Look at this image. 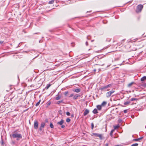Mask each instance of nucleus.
<instances>
[{"label":"nucleus","mask_w":146,"mask_h":146,"mask_svg":"<svg viewBox=\"0 0 146 146\" xmlns=\"http://www.w3.org/2000/svg\"><path fill=\"white\" fill-rule=\"evenodd\" d=\"M138 144L137 143H135L132 144L131 146H137Z\"/></svg>","instance_id":"nucleus-28"},{"label":"nucleus","mask_w":146,"mask_h":146,"mask_svg":"<svg viewBox=\"0 0 146 146\" xmlns=\"http://www.w3.org/2000/svg\"><path fill=\"white\" fill-rule=\"evenodd\" d=\"M97 108L99 110H101L102 109V106L101 105H97L96 106Z\"/></svg>","instance_id":"nucleus-14"},{"label":"nucleus","mask_w":146,"mask_h":146,"mask_svg":"<svg viewBox=\"0 0 146 146\" xmlns=\"http://www.w3.org/2000/svg\"><path fill=\"white\" fill-rule=\"evenodd\" d=\"M100 65H104V64H100Z\"/></svg>","instance_id":"nucleus-54"},{"label":"nucleus","mask_w":146,"mask_h":146,"mask_svg":"<svg viewBox=\"0 0 146 146\" xmlns=\"http://www.w3.org/2000/svg\"><path fill=\"white\" fill-rule=\"evenodd\" d=\"M59 114L60 115H62V111L61 110H60L59 111Z\"/></svg>","instance_id":"nucleus-35"},{"label":"nucleus","mask_w":146,"mask_h":146,"mask_svg":"<svg viewBox=\"0 0 146 146\" xmlns=\"http://www.w3.org/2000/svg\"><path fill=\"white\" fill-rule=\"evenodd\" d=\"M50 86H51L50 84H48L46 86V89H48Z\"/></svg>","instance_id":"nucleus-23"},{"label":"nucleus","mask_w":146,"mask_h":146,"mask_svg":"<svg viewBox=\"0 0 146 146\" xmlns=\"http://www.w3.org/2000/svg\"><path fill=\"white\" fill-rule=\"evenodd\" d=\"M123 112L125 113H126L127 112V110H124Z\"/></svg>","instance_id":"nucleus-37"},{"label":"nucleus","mask_w":146,"mask_h":146,"mask_svg":"<svg viewBox=\"0 0 146 146\" xmlns=\"http://www.w3.org/2000/svg\"><path fill=\"white\" fill-rule=\"evenodd\" d=\"M91 36L90 35L88 36L87 37V38L88 39L90 40V39L91 38Z\"/></svg>","instance_id":"nucleus-32"},{"label":"nucleus","mask_w":146,"mask_h":146,"mask_svg":"<svg viewBox=\"0 0 146 146\" xmlns=\"http://www.w3.org/2000/svg\"><path fill=\"white\" fill-rule=\"evenodd\" d=\"M91 11H87L86 13H88V12H91Z\"/></svg>","instance_id":"nucleus-50"},{"label":"nucleus","mask_w":146,"mask_h":146,"mask_svg":"<svg viewBox=\"0 0 146 146\" xmlns=\"http://www.w3.org/2000/svg\"><path fill=\"white\" fill-rule=\"evenodd\" d=\"M40 101H41V100H40L38 102H37L36 103V105H35L36 106H37L39 105V104H40Z\"/></svg>","instance_id":"nucleus-22"},{"label":"nucleus","mask_w":146,"mask_h":146,"mask_svg":"<svg viewBox=\"0 0 146 146\" xmlns=\"http://www.w3.org/2000/svg\"><path fill=\"white\" fill-rule=\"evenodd\" d=\"M108 146V143H107L105 145V146Z\"/></svg>","instance_id":"nucleus-46"},{"label":"nucleus","mask_w":146,"mask_h":146,"mask_svg":"<svg viewBox=\"0 0 146 146\" xmlns=\"http://www.w3.org/2000/svg\"><path fill=\"white\" fill-rule=\"evenodd\" d=\"M145 80H146V76H144L141 78V81H143Z\"/></svg>","instance_id":"nucleus-18"},{"label":"nucleus","mask_w":146,"mask_h":146,"mask_svg":"<svg viewBox=\"0 0 146 146\" xmlns=\"http://www.w3.org/2000/svg\"><path fill=\"white\" fill-rule=\"evenodd\" d=\"M122 121V120L120 119H118V122L119 123H121Z\"/></svg>","instance_id":"nucleus-40"},{"label":"nucleus","mask_w":146,"mask_h":146,"mask_svg":"<svg viewBox=\"0 0 146 146\" xmlns=\"http://www.w3.org/2000/svg\"><path fill=\"white\" fill-rule=\"evenodd\" d=\"M114 92V91L113 90H111L108 92L106 94V97L108 98H109Z\"/></svg>","instance_id":"nucleus-5"},{"label":"nucleus","mask_w":146,"mask_h":146,"mask_svg":"<svg viewBox=\"0 0 146 146\" xmlns=\"http://www.w3.org/2000/svg\"><path fill=\"white\" fill-rule=\"evenodd\" d=\"M94 71H96V69H94Z\"/></svg>","instance_id":"nucleus-52"},{"label":"nucleus","mask_w":146,"mask_h":146,"mask_svg":"<svg viewBox=\"0 0 146 146\" xmlns=\"http://www.w3.org/2000/svg\"><path fill=\"white\" fill-rule=\"evenodd\" d=\"M11 136L13 138H17L16 140L17 141L19 140V139H21L22 138V135L19 134L17 131L13 132V133L12 134Z\"/></svg>","instance_id":"nucleus-1"},{"label":"nucleus","mask_w":146,"mask_h":146,"mask_svg":"<svg viewBox=\"0 0 146 146\" xmlns=\"http://www.w3.org/2000/svg\"><path fill=\"white\" fill-rule=\"evenodd\" d=\"M74 43L73 42H72L71 43V46L72 47H74Z\"/></svg>","instance_id":"nucleus-36"},{"label":"nucleus","mask_w":146,"mask_h":146,"mask_svg":"<svg viewBox=\"0 0 146 146\" xmlns=\"http://www.w3.org/2000/svg\"><path fill=\"white\" fill-rule=\"evenodd\" d=\"M119 126L118 125L115 126H114V129H116L118 128L119 127Z\"/></svg>","instance_id":"nucleus-24"},{"label":"nucleus","mask_w":146,"mask_h":146,"mask_svg":"<svg viewBox=\"0 0 146 146\" xmlns=\"http://www.w3.org/2000/svg\"><path fill=\"white\" fill-rule=\"evenodd\" d=\"M94 127V124L93 123H91V129L92 130L93 129V128Z\"/></svg>","instance_id":"nucleus-30"},{"label":"nucleus","mask_w":146,"mask_h":146,"mask_svg":"<svg viewBox=\"0 0 146 146\" xmlns=\"http://www.w3.org/2000/svg\"><path fill=\"white\" fill-rule=\"evenodd\" d=\"M1 143L2 144V145H3L4 144V142H3V140L2 139H1Z\"/></svg>","instance_id":"nucleus-34"},{"label":"nucleus","mask_w":146,"mask_h":146,"mask_svg":"<svg viewBox=\"0 0 146 146\" xmlns=\"http://www.w3.org/2000/svg\"><path fill=\"white\" fill-rule=\"evenodd\" d=\"M143 86L145 87H146V83H144L143 84Z\"/></svg>","instance_id":"nucleus-41"},{"label":"nucleus","mask_w":146,"mask_h":146,"mask_svg":"<svg viewBox=\"0 0 146 146\" xmlns=\"http://www.w3.org/2000/svg\"><path fill=\"white\" fill-rule=\"evenodd\" d=\"M54 0H52L51 1H50L48 2V3L50 4H52L54 3Z\"/></svg>","instance_id":"nucleus-25"},{"label":"nucleus","mask_w":146,"mask_h":146,"mask_svg":"<svg viewBox=\"0 0 146 146\" xmlns=\"http://www.w3.org/2000/svg\"><path fill=\"white\" fill-rule=\"evenodd\" d=\"M3 42V41H0V44H1Z\"/></svg>","instance_id":"nucleus-43"},{"label":"nucleus","mask_w":146,"mask_h":146,"mask_svg":"<svg viewBox=\"0 0 146 146\" xmlns=\"http://www.w3.org/2000/svg\"><path fill=\"white\" fill-rule=\"evenodd\" d=\"M134 82H131L130 83H129V84H128V85H127V87L129 88H130V87L133 84H134Z\"/></svg>","instance_id":"nucleus-15"},{"label":"nucleus","mask_w":146,"mask_h":146,"mask_svg":"<svg viewBox=\"0 0 146 146\" xmlns=\"http://www.w3.org/2000/svg\"><path fill=\"white\" fill-rule=\"evenodd\" d=\"M38 122L35 121L34 122V127L35 129H37L38 128Z\"/></svg>","instance_id":"nucleus-6"},{"label":"nucleus","mask_w":146,"mask_h":146,"mask_svg":"<svg viewBox=\"0 0 146 146\" xmlns=\"http://www.w3.org/2000/svg\"><path fill=\"white\" fill-rule=\"evenodd\" d=\"M107 90L108 91V90Z\"/></svg>","instance_id":"nucleus-57"},{"label":"nucleus","mask_w":146,"mask_h":146,"mask_svg":"<svg viewBox=\"0 0 146 146\" xmlns=\"http://www.w3.org/2000/svg\"><path fill=\"white\" fill-rule=\"evenodd\" d=\"M74 95L73 94H72L70 95L69 96V97H71L73 96Z\"/></svg>","instance_id":"nucleus-39"},{"label":"nucleus","mask_w":146,"mask_h":146,"mask_svg":"<svg viewBox=\"0 0 146 146\" xmlns=\"http://www.w3.org/2000/svg\"><path fill=\"white\" fill-rule=\"evenodd\" d=\"M64 103V102H63V100H60V101H58L57 103H56V104H60V103Z\"/></svg>","instance_id":"nucleus-17"},{"label":"nucleus","mask_w":146,"mask_h":146,"mask_svg":"<svg viewBox=\"0 0 146 146\" xmlns=\"http://www.w3.org/2000/svg\"><path fill=\"white\" fill-rule=\"evenodd\" d=\"M42 41H41V40H40L39 41V42H41Z\"/></svg>","instance_id":"nucleus-49"},{"label":"nucleus","mask_w":146,"mask_h":146,"mask_svg":"<svg viewBox=\"0 0 146 146\" xmlns=\"http://www.w3.org/2000/svg\"><path fill=\"white\" fill-rule=\"evenodd\" d=\"M66 114L68 116H69L70 115V113L68 112H67L66 113Z\"/></svg>","instance_id":"nucleus-33"},{"label":"nucleus","mask_w":146,"mask_h":146,"mask_svg":"<svg viewBox=\"0 0 146 146\" xmlns=\"http://www.w3.org/2000/svg\"><path fill=\"white\" fill-rule=\"evenodd\" d=\"M115 146H123L121 145H116Z\"/></svg>","instance_id":"nucleus-47"},{"label":"nucleus","mask_w":146,"mask_h":146,"mask_svg":"<svg viewBox=\"0 0 146 146\" xmlns=\"http://www.w3.org/2000/svg\"><path fill=\"white\" fill-rule=\"evenodd\" d=\"M70 121V119L69 118H67L66 119V121L67 122H69Z\"/></svg>","instance_id":"nucleus-29"},{"label":"nucleus","mask_w":146,"mask_h":146,"mask_svg":"<svg viewBox=\"0 0 146 146\" xmlns=\"http://www.w3.org/2000/svg\"><path fill=\"white\" fill-rule=\"evenodd\" d=\"M117 109V108H116L115 109V110H116Z\"/></svg>","instance_id":"nucleus-55"},{"label":"nucleus","mask_w":146,"mask_h":146,"mask_svg":"<svg viewBox=\"0 0 146 146\" xmlns=\"http://www.w3.org/2000/svg\"><path fill=\"white\" fill-rule=\"evenodd\" d=\"M94 40H92L91 41H92V42L94 41Z\"/></svg>","instance_id":"nucleus-53"},{"label":"nucleus","mask_w":146,"mask_h":146,"mask_svg":"<svg viewBox=\"0 0 146 146\" xmlns=\"http://www.w3.org/2000/svg\"><path fill=\"white\" fill-rule=\"evenodd\" d=\"M61 127L62 128H64L65 127V126L64 125H61Z\"/></svg>","instance_id":"nucleus-38"},{"label":"nucleus","mask_w":146,"mask_h":146,"mask_svg":"<svg viewBox=\"0 0 146 146\" xmlns=\"http://www.w3.org/2000/svg\"><path fill=\"white\" fill-rule=\"evenodd\" d=\"M130 103V102H126L124 103V105H127L129 104Z\"/></svg>","instance_id":"nucleus-26"},{"label":"nucleus","mask_w":146,"mask_h":146,"mask_svg":"<svg viewBox=\"0 0 146 146\" xmlns=\"http://www.w3.org/2000/svg\"><path fill=\"white\" fill-rule=\"evenodd\" d=\"M80 95L79 94H77L74 96L73 99L74 100H76L78 97H80Z\"/></svg>","instance_id":"nucleus-9"},{"label":"nucleus","mask_w":146,"mask_h":146,"mask_svg":"<svg viewBox=\"0 0 146 146\" xmlns=\"http://www.w3.org/2000/svg\"><path fill=\"white\" fill-rule=\"evenodd\" d=\"M50 104V103L49 102V103H48V104H47V105H48V106H49Z\"/></svg>","instance_id":"nucleus-44"},{"label":"nucleus","mask_w":146,"mask_h":146,"mask_svg":"<svg viewBox=\"0 0 146 146\" xmlns=\"http://www.w3.org/2000/svg\"><path fill=\"white\" fill-rule=\"evenodd\" d=\"M39 33H35V34H38Z\"/></svg>","instance_id":"nucleus-51"},{"label":"nucleus","mask_w":146,"mask_h":146,"mask_svg":"<svg viewBox=\"0 0 146 146\" xmlns=\"http://www.w3.org/2000/svg\"><path fill=\"white\" fill-rule=\"evenodd\" d=\"M86 46H88V43L87 41H86Z\"/></svg>","instance_id":"nucleus-42"},{"label":"nucleus","mask_w":146,"mask_h":146,"mask_svg":"<svg viewBox=\"0 0 146 146\" xmlns=\"http://www.w3.org/2000/svg\"><path fill=\"white\" fill-rule=\"evenodd\" d=\"M108 66H107V67H108Z\"/></svg>","instance_id":"nucleus-56"},{"label":"nucleus","mask_w":146,"mask_h":146,"mask_svg":"<svg viewBox=\"0 0 146 146\" xmlns=\"http://www.w3.org/2000/svg\"><path fill=\"white\" fill-rule=\"evenodd\" d=\"M89 113V110L87 109H86L85 110L84 112L83 113V115L84 116H85L86 115L88 114Z\"/></svg>","instance_id":"nucleus-8"},{"label":"nucleus","mask_w":146,"mask_h":146,"mask_svg":"<svg viewBox=\"0 0 146 146\" xmlns=\"http://www.w3.org/2000/svg\"><path fill=\"white\" fill-rule=\"evenodd\" d=\"M92 134L93 135L96 137H99L100 139L101 140L102 139V134H100L98 133H93Z\"/></svg>","instance_id":"nucleus-4"},{"label":"nucleus","mask_w":146,"mask_h":146,"mask_svg":"<svg viewBox=\"0 0 146 146\" xmlns=\"http://www.w3.org/2000/svg\"><path fill=\"white\" fill-rule=\"evenodd\" d=\"M50 127L52 128H54V125L52 123H50Z\"/></svg>","instance_id":"nucleus-21"},{"label":"nucleus","mask_w":146,"mask_h":146,"mask_svg":"<svg viewBox=\"0 0 146 146\" xmlns=\"http://www.w3.org/2000/svg\"><path fill=\"white\" fill-rule=\"evenodd\" d=\"M64 123V120L63 119H62L60 121L57 122V124L58 125H61Z\"/></svg>","instance_id":"nucleus-11"},{"label":"nucleus","mask_w":146,"mask_h":146,"mask_svg":"<svg viewBox=\"0 0 146 146\" xmlns=\"http://www.w3.org/2000/svg\"><path fill=\"white\" fill-rule=\"evenodd\" d=\"M112 84H109L105 86L101 87L100 89L102 91L104 90H106V89L111 86Z\"/></svg>","instance_id":"nucleus-3"},{"label":"nucleus","mask_w":146,"mask_h":146,"mask_svg":"<svg viewBox=\"0 0 146 146\" xmlns=\"http://www.w3.org/2000/svg\"><path fill=\"white\" fill-rule=\"evenodd\" d=\"M60 96H58L56 97V98H55V99H56V100H58L60 99Z\"/></svg>","instance_id":"nucleus-19"},{"label":"nucleus","mask_w":146,"mask_h":146,"mask_svg":"<svg viewBox=\"0 0 146 146\" xmlns=\"http://www.w3.org/2000/svg\"><path fill=\"white\" fill-rule=\"evenodd\" d=\"M114 129H112L111 130L110 133V135L111 136H112V133H113V132L114 131Z\"/></svg>","instance_id":"nucleus-20"},{"label":"nucleus","mask_w":146,"mask_h":146,"mask_svg":"<svg viewBox=\"0 0 146 146\" xmlns=\"http://www.w3.org/2000/svg\"><path fill=\"white\" fill-rule=\"evenodd\" d=\"M73 91L77 93H79L80 92L81 90L80 88H76L73 90Z\"/></svg>","instance_id":"nucleus-10"},{"label":"nucleus","mask_w":146,"mask_h":146,"mask_svg":"<svg viewBox=\"0 0 146 146\" xmlns=\"http://www.w3.org/2000/svg\"><path fill=\"white\" fill-rule=\"evenodd\" d=\"M71 116L72 117H74V115L73 114H72L71 115Z\"/></svg>","instance_id":"nucleus-45"},{"label":"nucleus","mask_w":146,"mask_h":146,"mask_svg":"<svg viewBox=\"0 0 146 146\" xmlns=\"http://www.w3.org/2000/svg\"><path fill=\"white\" fill-rule=\"evenodd\" d=\"M45 121H46V122H48V120H47V119H46V120H45Z\"/></svg>","instance_id":"nucleus-48"},{"label":"nucleus","mask_w":146,"mask_h":146,"mask_svg":"<svg viewBox=\"0 0 146 146\" xmlns=\"http://www.w3.org/2000/svg\"><path fill=\"white\" fill-rule=\"evenodd\" d=\"M143 6L141 4L138 5L137 7L136 12L137 13L140 12L143 8Z\"/></svg>","instance_id":"nucleus-2"},{"label":"nucleus","mask_w":146,"mask_h":146,"mask_svg":"<svg viewBox=\"0 0 146 146\" xmlns=\"http://www.w3.org/2000/svg\"><path fill=\"white\" fill-rule=\"evenodd\" d=\"M143 137H141L140 138L134 139L133 140V141H140V140H141L143 138Z\"/></svg>","instance_id":"nucleus-12"},{"label":"nucleus","mask_w":146,"mask_h":146,"mask_svg":"<svg viewBox=\"0 0 146 146\" xmlns=\"http://www.w3.org/2000/svg\"><path fill=\"white\" fill-rule=\"evenodd\" d=\"M107 104V102L105 101H104L102 102L101 104V105L102 106H104L106 105Z\"/></svg>","instance_id":"nucleus-16"},{"label":"nucleus","mask_w":146,"mask_h":146,"mask_svg":"<svg viewBox=\"0 0 146 146\" xmlns=\"http://www.w3.org/2000/svg\"><path fill=\"white\" fill-rule=\"evenodd\" d=\"M45 125V123L44 122H43L41 123L40 126L39 130L40 131H42V128L44 127Z\"/></svg>","instance_id":"nucleus-7"},{"label":"nucleus","mask_w":146,"mask_h":146,"mask_svg":"<svg viewBox=\"0 0 146 146\" xmlns=\"http://www.w3.org/2000/svg\"><path fill=\"white\" fill-rule=\"evenodd\" d=\"M68 91H66L64 93V94L65 95V96H66L67 94L68 93Z\"/></svg>","instance_id":"nucleus-31"},{"label":"nucleus","mask_w":146,"mask_h":146,"mask_svg":"<svg viewBox=\"0 0 146 146\" xmlns=\"http://www.w3.org/2000/svg\"><path fill=\"white\" fill-rule=\"evenodd\" d=\"M137 99L136 98H132L131 99V101H135L137 100Z\"/></svg>","instance_id":"nucleus-27"},{"label":"nucleus","mask_w":146,"mask_h":146,"mask_svg":"<svg viewBox=\"0 0 146 146\" xmlns=\"http://www.w3.org/2000/svg\"><path fill=\"white\" fill-rule=\"evenodd\" d=\"M92 112L94 114L97 113H98L97 110L96 108L94 109L92 111Z\"/></svg>","instance_id":"nucleus-13"}]
</instances>
